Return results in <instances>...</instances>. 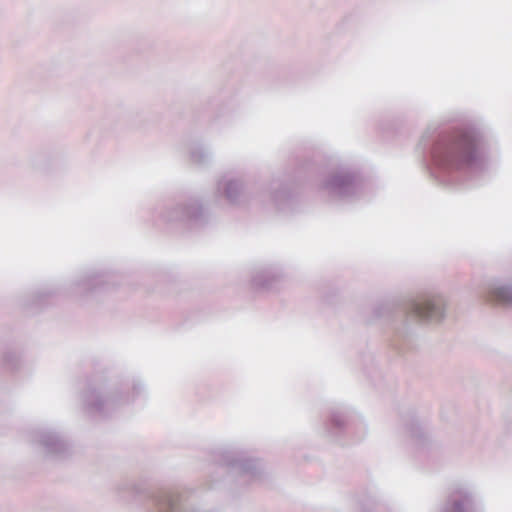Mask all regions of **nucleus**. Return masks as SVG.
Wrapping results in <instances>:
<instances>
[{
    "mask_svg": "<svg viewBox=\"0 0 512 512\" xmlns=\"http://www.w3.org/2000/svg\"><path fill=\"white\" fill-rule=\"evenodd\" d=\"M472 158L473 147L470 142L438 144L433 150L434 162L439 166L460 168L469 164Z\"/></svg>",
    "mask_w": 512,
    "mask_h": 512,
    "instance_id": "obj_1",
    "label": "nucleus"
},
{
    "mask_svg": "<svg viewBox=\"0 0 512 512\" xmlns=\"http://www.w3.org/2000/svg\"><path fill=\"white\" fill-rule=\"evenodd\" d=\"M414 311L417 316L422 319H433L440 317V308L436 306L431 300H423L414 305Z\"/></svg>",
    "mask_w": 512,
    "mask_h": 512,
    "instance_id": "obj_2",
    "label": "nucleus"
},
{
    "mask_svg": "<svg viewBox=\"0 0 512 512\" xmlns=\"http://www.w3.org/2000/svg\"><path fill=\"white\" fill-rule=\"evenodd\" d=\"M470 503L465 497L462 500L452 502L447 512H469Z\"/></svg>",
    "mask_w": 512,
    "mask_h": 512,
    "instance_id": "obj_3",
    "label": "nucleus"
},
{
    "mask_svg": "<svg viewBox=\"0 0 512 512\" xmlns=\"http://www.w3.org/2000/svg\"><path fill=\"white\" fill-rule=\"evenodd\" d=\"M496 300L499 302H508L510 301V292L505 288H500L495 291Z\"/></svg>",
    "mask_w": 512,
    "mask_h": 512,
    "instance_id": "obj_4",
    "label": "nucleus"
}]
</instances>
